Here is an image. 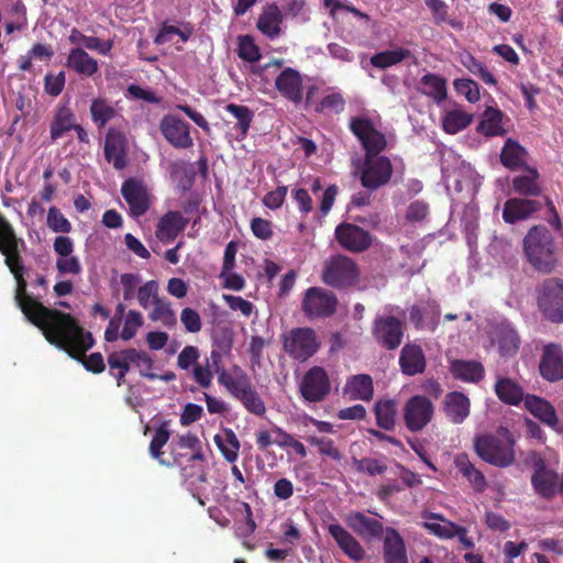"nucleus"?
<instances>
[{
	"label": "nucleus",
	"mask_w": 563,
	"mask_h": 563,
	"mask_svg": "<svg viewBox=\"0 0 563 563\" xmlns=\"http://www.w3.org/2000/svg\"><path fill=\"white\" fill-rule=\"evenodd\" d=\"M27 284H16L15 301L25 318L38 328L48 343L65 351L70 357H79L95 343L92 334L86 331L70 313L45 307L26 290Z\"/></svg>",
	"instance_id": "f257e3e1"
},
{
	"label": "nucleus",
	"mask_w": 563,
	"mask_h": 563,
	"mask_svg": "<svg viewBox=\"0 0 563 563\" xmlns=\"http://www.w3.org/2000/svg\"><path fill=\"white\" fill-rule=\"evenodd\" d=\"M107 362L109 365V374L115 378L117 386H123L126 380L125 376L134 365L142 377L150 380H155L156 374L152 373L154 365L153 358L143 350L136 349H124L120 351H113L108 354Z\"/></svg>",
	"instance_id": "f03ea898"
},
{
	"label": "nucleus",
	"mask_w": 563,
	"mask_h": 563,
	"mask_svg": "<svg viewBox=\"0 0 563 563\" xmlns=\"http://www.w3.org/2000/svg\"><path fill=\"white\" fill-rule=\"evenodd\" d=\"M234 375L221 373L219 384L225 387L232 397L239 400L246 411L257 417L266 413V406L257 390L252 386L249 375L239 366H233Z\"/></svg>",
	"instance_id": "7ed1b4c3"
},
{
	"label": "nucleus",
	"mask_w": 563,
	"mask_h": 563,
	"mask_svg": "<svg viewBox=\"0 0 563 563\" xmlns=\"http://www.w3.org/2000/svg\"><path fill=\"white\" fill-rule=\"evenodd\" d=\"M523 249L530 264L540 272H551L555 266V246L550 231L542 225L529 230Z\"/></svg>",
	"instance_id": "20e7f679"
},
{
	"label": "nucleus",
	"mask_w": 563,
	"mask_h": 563,
	"mask_svg": "<svg viewBox=\"0 0 563 563\" xmlns=\"http://www.w3.org/2000/svg\"><path fill=\"white\" fill-rule=\"evenodd\" d=\"M393 164L384 155H364L355 162V176L362 186L369 191H375L387 185L393 176Z\"/></svg>",
	"instance_id": "39448f33"
},
{
	"label": "nucleus",
	"mask_w": 563,
	"mask_h": 563,
	"mask_svg": "<svg viewBox=\"0 0 563 563\" xmlns=\"http://www.w3.org/2000/svg\"><path fill=\"white\" fill-rule=\"evenodd\" d=\"M474 449L483 461L494 466L507 467L515 461L514 441L510 437L500 439L493 434L477 435Z\"/></svg>",
	"instance_id": "423d86ee"
},
{
	"label": "nucleus",
	"mask_w": 563,
	"mask_h": 563,
	"mask_svg": "<svg viewBox=\"0 0 563 563\" xmlns=\"http://www.w3.org/2000/svg\"><path fill=\"white\" fill-rule=\"evenodd\" d=\"M283 347L289 357L305 362L317 353L320 342L313 329L295 328L283 335Z\"/></svg>",
	"instance_id": "0eeeda50"
},
{
	"label": "nucleus",
	"mask_w": 563,
	"mask_h": 563,
	"mask_svg": "<svg viewBox=\"0 0 563 563\" xmlns=\"http://www.w3.org/2000/svg\"><path fill=\"white\" fill-rule=\"evenodd\" d=\"M23 241L16 238L11 224L0 214V252L5 256L4 263L16 282H25V266L20 256Z\"/></svg>",
	"instance_id": "6e6552de"
},
{
	"label": "nucleus",
	"mask_w": 563,
	"mask_h": 563,
	"mask_svg": "<svg viewBox=\"0 0 563 563\" xmlns=\"http://www.w3.org/2000/svg\"><path fill=\"white\" fill-rule=\"evenodd\" d=\"M336 307V296L321 287L307 289L301 303V309L309 319L329 318L335 313Z\"/></svg>",
	"instance_id": "1a4fd4ad"
},
{
	"label": "nucleus",
	"mask_w": 563,
	"mask_h": 563,
	"mask_svg": "<svg viewBox=\"0 0 563 563\" xmlns=\"http://www.w3.org/2000/svg\"><path fill=\"white\" fill-rule=\"evenodd\" d=\"M402 416L406 428L419 432L432 421L434 405L427 396L415 395L405 404Z\"/></svg>",
	"instance_id": "9d476101"
},
{
	"label": "nucleus",
	"mask_w": 563,
	"mask_h": 563,
	"mask_svg": "<svg viewBox=\"0 0 563 563\" xmlns=\"http://www.w3.org/2000/svg\"><path fill=\"white\" fill-rule=\"evenodd\" d=\"M301 397L308 402H321L331 391V382L327 371L321 366L309 368L299 385Z\"/></svg>",
	"instance_id": "9b49d317"
},
{
	"label": "nucleus",
	"mask_w": 563,
	"mask_h": 563,
	"mask_svg": "<svg viewBox=\"0 0 563 563\" xmlns=\"http://www.w3.org/2000/svg\"><path fill=\"white\" fill-rule=\"evenodd\" d=\"M350 129L364 147V155H379L387 147L386 136L375 129L369 119L354 117L350 121Z\"/></svg>",
	"instance_id": "f8f14e48"
},
{
	"label": "nucleus",
	"mask_w": 563,
	"mask_h": 563,
	"mask_svg": "<svg viewBox=\"0 0 563 563\" xmlns=\"http://www.w3.org/2000/svg\"><path fill=\"white\" fill-rule=\"evenodd\" d=\"M372 334L375 341L386 350H396L402 342L404 323L394 316L377 317Z\"/></svg>",
	"instance_id": "ddd939ff"
},
{
	"label": "nucleus",
	"mask_w": 563,
	"mask_h": 563,
	"mask_svg": "<svg viewBox=\"0 0 563 563\" xmlns=\"http://www.w3.org/2000/svg\"><path fill=\"white\" fill-rule=\"evenodd\" d=\"M335 239L339 244L354 253L366 251L373 242L368 231L353 223H341L335 228Z\"/></svg>",
	"instance_id": "4468645a"
},
{
	"label": "nucleus",
	"mask_w": 563,
	"mask_h": 563,
	"mask_svg": "<svg viewBox=\"0 0 563 563\" xmlns=\"http://www.w3.org/2000/svg\"><path fill=\"white\" fill-rule=\"evenodd\" d=\"M189 124L175 115H164L159 122V131L165 140L175 148L187 150L194 145Z\"/></svg>",
	"instance_id": "2eb2a0df"
},
{
	"label": "nucleus",
	"mask_w": 563,
	"mask_h": 563,
	"mask_svg": "<svg viewBox=\"0 0 563 563\" xmlns=\"http://www.w3.org/2000/svg\"><path fill=\"white\" fill-rule=\"evenodd\" d=\"M121 194L129 205L130 214L139 218L150 208V195L143 181L136 178L126 179L121 187Z\"/></svg>",
	"instance_id": "dca6fc26"
},
{
	"label": "nucleus",
	"mask_w": 563,
	"mask_h": 563,
	"mask_svg": "<svg viewBox=\"0 0 563 563\" xmlns=\"http://www.w3.org/2000/svg\"><path fill=\"white\" fill-rule=\"evenodd\" d=\"M538 306L552 322H563V284H545L538 297Z\"/></svg>",
	"instance_id": "f3484780"
},
{
	"label": "nucleus",
	"mask_w": 563,
	"mask_h": 563,
	"mask_svg": "<svg viewBox=\"0 0 563 563\" xmlns=\"http://www.w3.org/2000/svg\"><path fill=\"white\" fill-rule=\"evenodd\" d=\"M531 485L534 493L544 499L553 498L559 492V475L549 468L541 459L534 462L531 475Z\"/></svg>",
	"instance_id": "a211bd4d"
},
{
	"label": "nucleus",
	"mask_w": 563,
	"mask_h": 563,
	"mask_svg": "<svg viewBox=\"0 0 563 563\" xmlns=\"http://www.w3.org/2000/svg\"><path fill=\"white\" fill-rule=\"evenodd\" d=\"M540 375L548 382L563 379V349L559 344L544 345L539 364Z\"/></svg>",
	"instance_id": "6ab92c4d"
},
{
	"label": "nucleus",
	"mask_w": 563,
	"mask_h": 563,
	"mask_svg": "<svg viewBox=\"0 0 563 563\" xmlns=\"http://www.w3.org/2000/svg\"><path fill=\"white\" fill-rule=\"evenodd\" d=\"M357 276L355 262L344 255L331 257L323 271V282H355Z\"/></svg>",
	"instance_id": "aec40b11"
},
{
	"label": "nucleus",
	"mask_w": 563,
	"mask_h": 563,
	"mask_svg": "<svg viewBox=\"0 0 563 563\" xmlns=\"http://www.w3.org/2000/svg\"><path fill=\"white\" fill-rule=\"evenodd\" d=\"M525 407L542 423L559 433L563 432V423H560L554 407L548 400L534 395H527L525 398Z\"/></svg>",
	"instance_id": "412c9836"
},
{
	"label": "nucleus",
	"mask_w": 563,
	"mask_h": 563,
	"mask_svg": "<svg viewBox=\"0 0 563 563\" xmlns=\"http://www.w3.org/2000/svg\"><path fill=\"white\" fill-rule=\"evenodd\" d=\"M345 522L349 528L363 539H380L386 530L380 521L361 511L350 512L345 518Z\"/></svg>",
	"instance_id": "4be33fe9"
},
{
	"label": "nucleus",
	"mask_w": 563,
	"mask_h": 563,
	"mask_svg": "<svg viewBox=\"0 0 563 563\" xmlns=\"http://www.w3.org/2000/svg\"><path fill=\"white\" fill-rule=\"evenodd\" d=\"M275 87L278 92L294 103L302 100V77L300 73L291 67L280 71L275 79Z\"/></svg>",
	"instance_id": "5701e85b"
},
{
	"label": "nucleus",
	"mask_w": 563,
	"mask_h": 563,
	"mask_svg": "<svg viewBox=\"0 0 563 563\" xmlns=\"http://www.w3.org/2000/svg\"><path fill=\"white\" fill-rule=\"evenodd\" d=\"M104 157L118 170H122L128 165L126 161V139L113 129H110L104 139Z\"/></svg>",
	"instance_id": "b1692460"
},
{
	"label": "nucleus",
	"mask_w": 563,
	"mask_h": 563,
	"mask_svg": "<svg viewBox=\"0 0 563 563\" xmlns=\"http://www.w3.org/2000/svg\"><path fill=\"white\" fill-rule=\"evenodd\" d=\"M328 532L334 539L340 550L351 560L360 562L365 558V550L361 543L341 525H329Z\"/></svg>",
	"instance_id": "393cba45"
},
{
	"label": "nucleus",
	"mask_w": 563,
	"mask_h": 563,
	"mask_svg": "<svg viewBox=\"0 0 563 563\" xmlns=\"http://www.w3.org/2000/svg\"><path fill=\"white\" fill-rule=\"evenodd\" d=\"M188 222L179 211H168L159 219L155 235L161 242L170 243L185 230Z\"/></svg>",
	"instance_id": "a878e982"
},
{
	"label": "nucleus",
	"mask_w": 563,
	"mask_h": 563,
	"mask_svg": "<svg viewBox=\"0 0 563 563\" xmlns=\"http://www.w3.org/2000/svg\"><path fill=\"white\" fill-rule=\"evenodd\" d=\"M541 208V202L531 199L511 198L505 202L503 219L507 223H516L530 218Z\"/></svg>",
	"instance_id": "bb28decb"
},
{
	"label": "nucleus",
	"mask_w": 563,
	"mask_h": 563,
	"mask_svg": "<svg viewBox=\"0 0 563 563\" xmlns=\"http://www.w3.org/2000/svg\"><path fill=\"white\" fill-rule=\"evenodd\" d=\"M383 556L385 563H408L405 541L394 528H386L383 542Z\"/></svg>",
	"instance_id": "cd10ccee"
},
{
	"label": "nucleus",
	"mask_w": 563,
	"mask_h": 563,
	"mask_svg": "<svg viewBox=\"0 0 563 563\" xmlns=\"http://www.w3.org/2000/svg\"><path fill=\"white\" fill-rule=\"evenodd\" d=\"M470 398L461 391H451L443 400V411L455 424L462 423L470 416Z\"/></svg>",
	"instance_id": "c85d7f7f"
},
{
	"label": "nucleus",
	"mask_w": 563,
	"mask_h": 563,
	"mask_svg": "<svg viewBox=\"0 0 563 563\" xmlns=\"http://www.w3.org/2000/svg\"><path fill=\"white\" fill-rule=\"evenodd\" d=\"M399 365L401 372L408 376H415L426 371L427 361L421 346L406 344L400 352Z\"/></svg>",
	"instance_id": "c756f323"
},
{
	"label": "nucleus",
	"mask_w": 563,
	"mask_h": 563,
	"mask_svg": "<svg viewBox=\"0 0 563 563\" xmlns=\"http://www.w3.org/2000/svg\"><path fill=\"white\" fill-rule=\"evenodd\" d=\"M453 463L457 472L470 483L476 493H483L487 488L485 475L475 467L466 453L456 454Z\"/></svg>",
	"instance_id": "7c9ffc66"
},
{
	"label": "nucleus",
	"mask_w": 563,
	"mask_h": 563,
	"mask_svg": "<svg viewBox=\"0 0 563 563\" xmlns=\"http://www.w3.org/2000/svg\"><path fill=\"white\" fill-rule=\"evenodd\" d=\"M282 11L275 3H272L263 9L257 19L256 27L267 38L275 40L282 33Z\"/></svg>",
	"instance_id": "2f4dec72"
},
{
	"label": "nucleus",
	"mask_w": 563,
	"mask_h": 563,
	"mask_svg": "<svg viewBox=\"0 0 563 563\" xmlns=\"http://www.w3.org/2000/svg\"><path fill=\"white\" fill-rule=\"evenodd\" d=\"M450 373L455 379L478 383L484 378L485 368L477 361L453 360L450 363Z\"/></svg>",
	"instance_id": "473e14b6"
},
{
	"label": "nucleus",
	"mask_w": 563,
	"mask_h": 563,
	"mask_svg": "<svg viewBox=\"0 0 563 563\" xmlns=\"http://www.w3.org/2000/svg\"><path fill=\"white\" fill-rule=\"evenodd\" d=\"M66 66L85 77H92L98 71V62L81 47L69 51Z\"/></svg>",
	"instance_id": "72a5a7b5"
},
{
	"label": "nucleus",
	"mask_w": 563,
	"mask_h": 563,
	"mask_svg": "<svg viewBox=\"0 0 563 563\" xmlns=\"http://www.w3.org/2000/svg\"><path fill=\"white\" fill-rule=\"evenodd\" d=\"M77 122L74 111L67 104H59L49 125L52 142H56L71 131Z\"/></svg>",
	"instance_id": "f704fd0d"
},
{
	"label": "nucleus",
	"mask_w": 563,
	"mask_h": 563,
	"mask_svg": "<svg viewBox=\"0 0 563 563\" xmlns=\"http://www.w3.org/2000/svg\"><path fill=\"white\" fill-rule=\"evenodd\" d=\"M344 395L351 400H371L374 395L372 377L367 374H358L350 377L344 386Z\"/></svg>",
	"instance_id": "c9c22d12"
},
{
	"label": "nucleus",
	"mask_w": 563,
	"mask_h": 563,
	"mask_svg": "<svg viewBox=\"0 0 563 563\" xmlns=\"http://www.w3.org/2000/svg\"><path fill=\"white\" fill-rule=\"evenodd\" d=\"M494 390L501 402L510 406H518L526 398L523 388L509 377H498Z\"/></svg>",
	"instance_id": "e433bc0d"
},
{
	"label": "nucleus",
	"mask_w": 563,
	"mask_h": 563,
	"mask_svg": "<svg viewBox=\"0 0 563 563\" xmlns=\"http://www.w3.org/2000/svg\"><path fill=\"white\" fill-rule=\"evenodd\" d=\"M213 441L225 461L234 463L238 460L241 444L232 429L224 428L222 434L214 435Z\"/></svg>",
	"instance_id": "4c0bfd02"
},
{
	"label": "nucleus",
	"mask_w": 563,
	"mask_h": 563,
	"mask_svg": "<svg viewBox=\"0 0 563 563\" xmlns=\"http://www.w3.org/2000/svg\"><path fill=\"white\" fill-rule=\"evenodd\" d=\"M527 151L512 139H507L500 153L501 164L509 169L526 166Z\"/></svg>",
	"instance_id": "58836bf2"
},
{
	"label": "nucleus",
	"mask_w": 563,
	"mask_h": 563,
	"mask_svg": "<svg viewBox=\"0 0 563 563\" xmlns=\"http://www.w3.org/2000/svg\"><path fill=\"white\" fill-rule=\"evenodd\" d=\"M419 85L420 92L432 98L434 102L441 103L446 99V81L440 75L426 74Z\"/></svg>",
	"instance_id": "ea45409f"
},
{
	"label": "nucleus",
	"mask_w": 563,
	"mask_h": 563,
	"mask_svg": "<svg viewBox=\"0 0 563 563\" xmlns=\"http://www.w3.org/2000/svg\"><path fill=\"white\" fill-rule=\"evenodd\" d=\"M374 415L376 423L385 431H391L396 426L397 404L394 399H379L375 402Z\"/></svg>",
	"instance_id": "a19ab883"
},
{
	"label": "nucleus",
	"mask_w": 563,
	"mask_h": 563,
	"mask_svg": "<svg viewBox=\"0 0 563 563\" xmlns=\"http://www.w3.org/2000/svg\"><path fill=\"white\" fill-rule=\"evenodd\" d=\"M539 173L536 168H526V174L517 176L512 179V187L516 192L522 196H540L541 187L538 181Z\"/></svg>",
	"instance_id": "79ce46f5"
},
{
	"label": "nucleus",
	"mask_w": 563,
	"mask_h": 563,
	"mask_svg": "<svg viewBox=\"0 0 563 563\" xmlns=\"http://www.w3.org/2000/svg\"><path fill=\"white\" fill-rule=\"evenodd\" d=\"M503 113L496 108H487L479 121L477 130L486 136H499L506 134L501 125Z\"/></svg>",
	"instance_id": "37998d69"
},
{
	"label": "nucleus",
	"mask_w": 563,
	"mask_h": 563,
	"mask_svg": "<svg viewBox=\"0 0 563 563\" xmlns=\"http://www.w3.org/2000/svg\"><path fill=\"white\" fill-rule=\"evenodd\" d=\"M115 109L110 101L104 98H96L90 104V114L92 121L99 126L103 128L115 117Z\"/></svg>",
	"instance_id": "c03bdc74"
},
{
	"label": "nucleus",
	"mask_w": 563,
	"mask_h": 563,
	"mask_svg": "<svg viewBox=\"0 0 563 563\" xmlns=\"http://www.w3.org/2000/svg\"><path fill=\"white\" fill-rule=\"evenodd\" d=\"M461 64L473 75L477 76L488 86H495L497 80L487 67L472 54L465 53L461 55Z\"/></svg>",
	"instance_id": "a18cd8bd"
},
{
	"label": "nucleus",
	"mask_w": 563,
	"mask_h": 563,
	"mask_svg": "<svg viewBox=\"0 0 563 563\" xmlns=\"http://www.w3.org/2000/svg\"><path fill=\"white\" fill-rule=\"evenodd\" d=\"M236 54L242 60L250 64L257 63L262 58L260 47L251 35H239L236 37Z\"/></svg>",
	"instance_id": "49530a36"
},
{
	"label": "nucleus",
	"mask_w": 563,
	"mask_h": 563,
	"mask_svg": "<svg viewBox=\"0 0 563 563\" xmlns=\"http://www.w3.org/2000/svg\"><path fill=\"white\" fill-rule=\"evenodd\" d=\"M409 56H410L409 49L399 47L396 49L384 51V52L373 55L371 57V64L374 67L384 69V68L390 67L393 65H396V64L402 62L404 59H406Z\"/></svg>",
	"instance_id": "de8ad7c7"
},
{
	"label": "nucleus",
	"mask_w": 563,
	"mask_h": 563,
	"mask_svg": "<svg viewBox=\"0 0 563 563\" xmlns=\"http://www.w3.org/2000/svg\"><path fill=\"white\" fill-rule=\"evenodd\" d=\"M238 249L239 243L236 241H230L225 246L223 254V265L220 273V278H222L223 282H244L242 277L233 274Z\"/></svg>",
	"instance_id": "09e8293b"
},
{
	"label": "nucleus",
	"mask_w": 563,
	"mask_h": 563,
	"mask_svg": "<svg viewBox=\"0 0 563 563\" xmlns=\"http://www.w3.org/2000/svg\"><path fill=\"white\" fill-rule=\"evenodd\" d=\"M472 122V115L465 111L460 109H455L449 111L442 120V126L445 132L450 134H455L466 126H468Z\"/></svg>",
	"instance_id": "8fccbe9b"
},
{
	"label": "nucleus",
	"mask_w": 563,
	"mask_h": 563,
	"mask_svg": "<svg viewBox=\"0 0 563 563\" xmlns=\"http://www.w3.org/2000/svg\"><path fill=\"white\" fill-rule=\"evenodd\" d=\"M225 110L228 113H230L231 115H233L236 119V121H238L236 129L240 131L241 135L244 137L247 134L249 129L251 126V122L254 117L253 111L246 106L235 104V103L227 104Z\"/></svg>",
	"instance_id": "3c124183"
},
{
	"label": "nucleus",
	"mask_w": 563,
	"mask_h": 563,
	"mask_svg": "<svg viewBox=\"0 0 563 563\" xmlns=\"http://www.w3.org/2000/svg\"><path fill=\"white\" fill-rule=\"evenodd\" d=\"M497 340L500 353L503 355H512L517 353L520 345V340L514 329L509 327H503L498 331Z\"/></svg>",
	"instance_id": "603ef678"
},
{
	"label": "nucleus",
	"mask_w": 563,
	"mask_h": 563,
	"mask_svg": "<svg viewBox=\"0 0 563 563\" xmlns=\"http://www.w3.org/2000/svg\"><path fill=\"white\" fill-rule=\"evenodd\" d=\"M170 432L168 430V421H164L156 429L155 434L150 443V453L153 459L157 460L161 464H167L162 455V448L167 443Z\"/></svg>",
	"instance_id": "864d4df0"
},
{
	"label": "nucleus",
	"mask_w": 563,
	"mask_h": 563,
	"mask_svg": "<svg viewBox=\"0 0 563 563\" xmlns=\"http://www.w3.org/2000/svg\"><path fill=\"white\" fill-rule=\"evenodd\" d=\"M307 441L311 445L317 446L321 455L328 456L334 461H340L342 459V454L340 450L334 445L332 439L310 435L307 438Z\"/></svg>",
	"instance_id": "5fc2aeb1"
},
{
	"label": "nucleus",
	"mask_w": 563,
	"mask_h": 563,
	"mask_svg": "<svg viewBox=\"0 0 563 563\" xmlns=\"http://www.w3.org/2000/svg\"><path fill=\"white\" fill-rule=\"evenodd\" d=\"M354 465L358 473H366L369 476L382 475L387 470L386 463L373 457L354 459Z\"/></svg>",
	"instance_id": "6e6d98bb"
},
{
	"label": "nucleus",
	"mask_w": 563,
	"mask_h": 563,
	"mask_svg": "<svg viewBox=\"0 0 563 563\" xmlns=\"http://www.w3.org/2000/svg\"><path fill=\"white\" fill-rule=\"evenodd\" d=\"M153 306V310L150 313L152 321H162L164 324H172L175 322V316L169 305L162 298H157Z\"/></svg>",
	"instance_id": "4d7b16f0"
},
{
	"label": "nucleus",
	"mask_w": 563,
	"mask_h": 563,
	"mask_svg": "<svg viewBox=\"0 0 563 563\" xmlns=\"http://www.w3.org/2000/svg\"><path fill=\"white\" fill-rule=\"evenodd\" d=\"M142 324H143L142 314L136 310H130L125 316L124 325H123L120 336L124 341L131 340L132 338L135 336L139 328H141Z\"/></svg>",
	"instance_id": "13d9d810"
},
{
	"label": "nucleus",
	"mask_w": 563,
	"mask_h": 563,
	"mask_svg": "<svg viewBox=\"0 0 563 563\" xmlns=\"http://www.w3.org/2000/svg\"><path fill=\"white\" fill-rule=\"evenodd\" d=\"M454 88L459 95L464 96L472 103L479 100V87L470 78L454 80Z\"/></svg>",
	"instance_id": "bf43d9fd"
},
{
	"label": "nucleus",
	"mask_w": 563,
	"mask_h": 563,
	"mask_svg": "<svg viewBox=\"0 0 563 563\" xmlns=\"http://www.w3.org/2000/svg\"><path fill=\"white\" fill-rule=\"evenodd\" d=\"M47 225L57 233H68L71 230L70 222L64 217L59 209L51 207L47 213Z\"/></svg>",
	"instance_id": "052dcab7"
},
{
	"label": "nucleus",
	"mask_w": 563,
	"mask_h": 563,
	"mask_svg": "<svg viewBox=\"0 0 563 563\" xmlns=\"http://www.w3.org/2000/svg\"><path fill=\"white\" fill-rule=\"evenodd\" d=\"M73 358L80 362L88 372L93 374H100L106 369L104 360L100 352L91 353L88 356L84 352L82 356Z\"/></svg>",
	"instance_id": "680f3d73"
},
{
	"label": "nucleus",
	"mask_w": 563,
	"mask_h": 563,
	"mask_svg": "<svg viewBox=\"0 0 563 563\" xmlns=\"http://www.w3.org/2000/svg\"><path fill=\"white\" fill-rule=\"evenodd\" d=\"M180 321L185 329L190 333H197L202 328L199 313L191 308H184L180 313Z\"/></svg>",
	"instance_id": "e2e57ef3"
},
{
	"label": "nucleus",
	"mask_w": 563,
	"mask_h": 563,
	"mask_svg": "<svg viewBox=\"0 0 563 563\" xmlns=\"http://www.w3.org/2000/svg\"><path fill=\"white\" fill-rule=\"evenodd\" d=\"M512 245L504 236H494L488 245V253L496 258H506L510 254Z\"/></svg>",
	"instance_id": "0e129e2a"
},
{
	"label": "nucleus",
	"mask_w": 563,
	"mask_h": 563,
	"mask_svg": "<svg viewBox=\"0 0 563 563\" xmlns=\"http://www.w3.org/2000/svg\"><path fill=\"white\" fill-rule=\"evenodd\" d=\"M429 213V206L421 201L416 200L411 202L406 211V220L412 223L423 221Z\"/></svg>",
	"instance_id": "69168bd1"
},
{
	"label": "nucleus",
	"mask_w": 563,
	"mask_h": 563,
	"mask_svg": "<svg viewBox=\"0 0 563 563\" xmlns=\"http://www.w3.org/2000/svg\"><path fill=\"white\" fill-rule=\"evenodd\" d=\"M157 286L158 284H143V286L139 288L137 300L144 309L151 307L158 298Z\"/></svg>",
	"instance_id": "338daca9"
},
{
	"label": "nucleus",
	"mask_w": 563,
	"mask_h": 563,
	"mask_svg": "<svg viewBox=\"0 0 563 563\" xmlns=\"http://www.w3.org/2000/svg\"><path fill=\"white\" fill-rule=\"evenodd\" d=\"M199 358V352L196 346H185L177 357V365L181 369H189L191 366H196Z\"/></svg>",
	"instance_id": "774afa93"
}]
</instances>
